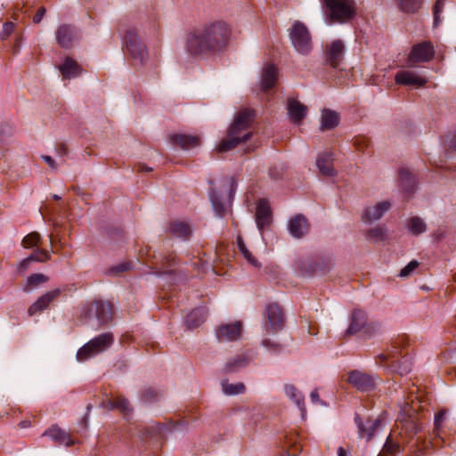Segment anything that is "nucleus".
Segmentation results:
<instances>
[{"label":"nucleus","instance_id":"23","mask_svg":"<svg viewBox=\"0 0 456 456\" xmlns=\"http://www.w3.org/2000/svg\"><path fill=\"white\" fill-rule=\"evenodd\" d=\"M367 324L366 313L362 310H354L352 314L351 323L346 330V334L354 335L361 330L365 333Z\"/></svg>","mask_w":456,"mask_h":456},{"label":"nucleus","instance_id":"25","mask_svg":"<svg viewBox=\"0 0 456 456\" xmlns=\"http://www.w3.org/2000/svg\"><path fill=\"white\" fill-rule=\"evenodd\" d=\"M278 79V69L273 64H266L262 71L261 89L266 91L273 88Z\"/></svg>","mask_w":456,"mask_h":456},{"label":"nucleus","instance_id":"18","mask_svg":"<svg viewBox=\"0 0 456 456\" xmlns=\"http://www.w3.org/2000/svg\"><path fill=\"white\" fill-rule=\"evenodd\" d=\"M316 167L320 174L325 177H332L337 175L333 167V158L331 152L320 153L316 159Z\"/></svg>","mask_w":456,"mask_h":456},{"label":"nucleus","instance_id":"43","mask_svg":"<svg viewBox=\"0 0 456 456\" xmlns=\"http://www.w3.org/2000/svg\"><path fill=\"white\" fill-rule=\"evenodd\" d=\"M237 245H238V248L240 250V252L243 255V256L245 257V259L249 263L251 264L253 266H256V267H258L259 266V263L257 262V260L252 256V254L250 253V251L247 248L244 241H243V239L241 236H238L237 237Z\"/></svg>","mask_w":456,"mask_h":456},{"label":"nucleus","instance_id":"10","mask_svg":"<svg viewBox=\"0 0 456 456\" xmlns=\"http://www.w3.org/2000/svg\"><path fill=\"white\" fill-rule=\"evenodd\" d=\"M348 382L362 392H369L372 390L376 385L374 378L371 375L360 370H352L349 372Z\"/></svg>","mask_w":456,"mask_h":456},{"label":"nucleus","instance_id":"22","mask_svg":"<svg viewBox=\"0 0 456 456\" xmlns=\"http://www.w3.org/2000/svg\"><path fill=\"white\" fill-rule=\"evenodd\" d=\"M289 233L297 239L304 237L309 231V224L305 217L302 215H297L291 218L289 223Z\"/></svg>","mask_w":456,"mask_h":456},{"label":"nucleus","instance_id":"28","mask_svg":"<svg viewBox=\"0 0 456 456\" xmlns=\"http://www.w3.org/2000/svg\"><path fill=\"white\" fill-rule=\"evenodd\" d=\"M173 143L179 144L183 150H190L200 144V137L189 134H174L171 136Z\"/></svg>","mask_w":456,"mask_h":456},{"label":"nucleus","instance_id":"40","mask_svg":"<svg viewBox=\"0 0 456 456\" xmlns=\"http://www.w3.org/2000/svg\"><path fill=\"white\" fill-rule=\"evenodd\" d=\"M386 238V229L381 226L370 228L366 232V239L371 242H379Z\"/></svg>","mask_w":456,"mask_h":456},{"label":"nucleus","instance_id":"54","mask_svg":"<svg viewBox=\"0 0 456 456\" xmlns=\"http://www.w3.org/2000/svg\"><path fill=\"white\" fill-rule=\"evenodd\" d=\"M354 144L360 151H363L370 145V140L366 137L358 136L354 139Z\"/></svg>","mask_w":456,"mask_h":456},{"label":"nucleus","instance_id":"55","mask_svg":"<svg viewBox=\"0 0 456 456\" xmlns=\"http://www.w3.org/2000/svg\"><path fill=\"white\" fill-rule=\"evenodd\" d=\"M12 135V127L8 124L0 125V143L5 142Z\"/></svg>","mask_w":456,"mask_h":456},{"label":"nucleus","instance_id":"48","mask_svg":"<svg viewBox=\"0 0 456 456\" xmlns=\"http://www.w3.org/2000/svg\"><path fill=\"white\" fill-rule=\"evenodd\" d=\"M41 240L40 234L33 232L25 236L22 240V245L25 248H32L37 246Z\"/></svg>","mask_w":456,"mask_h":456},{"label":"nucleus","instance_id":"12","mask_svg":"<svg viewBox=\"0 0 456 456\" xmlns=\"http://www.w3.org/2000/svg\"><path fill=\"white\" fill-rule=\"evenodd\" d=\"M395 83L403 86H413L415 87H422L428 83V79L411 70H401L395 74Z\"/></svg>","mask_w":456,"mask_h":456},{"label":"nucleus","instance_id":"44","mask_svg":"<svg viewBox=\"0 0 456 456\" xmlns=\"http://www.w3.org/2000/svg\"><path fill=\"white\" fill-rule=\"evenodd\" d=\"M222 390L227 395H235L242 394L245 390V386L243 383L230 384L227 381H223Z\"/></svg>","mask_w":456,"mask_h":456},{"label":"nucleus","instance_id":"51","mask_svg":"<svg viewBox=\"0 0 456 456\" xmlns=\"http://www.w3.org/2000/svg\"><path fill=\"white\" fill-rule=\"evenodd\" d=\"M419 266L417 260L411 261L405 267H403L399 273L402 278H406L411 274V273Z\"/></svg>","mask_w":456,"mask_h":456},{"label":"nucleus","instance_id":"63","mask_svg":"<svg viewBox=\"0 0 456 456\" xmlns=\"http://www.w3.org/2000/svg\"><path fill=\"white\" fill-rule=\"evenodd\" d=\"M164 260H165L164 265H166L167 267L171 266L175 264V256H168L165 257Z\"/></svg>","mask_w":456,"mask_h":456},{"label":"nucleus","instance_id":"6","mask_svg":"<svg viewBox=\"0 0 456 456\" xmlns=\"http://www.w3.org/2000/svg\"><path fill=\"white\" fill-rule=\"evenodd\" d=\"M289 39L295 50L300 54H308L312 50V38L306 26L295 21L289 28Z\"/></svg>","mask_w":456,"mask_h":456},{"label":"nucleus","instance_id":"5","mask_svg":"<svg viewBox=\"0 0 456 456\" xmlns=\"http://www.w3.org/2000/svg\"><path fill=\"white\" fill-rule=\"evenodd\" d=\"M123 44L127 54L136 64L144 63L148 58L147 48L134 28H130L125 31Z\"/></svg>","mask_w":456,"mask_h":456},{"label":"nucleus","instance_id":"11","mask_svg":"<svg viewBox=\"0 0 456 456\" xmlns=\"http://www.w3.org/2000/svg\"><path fill=\"white\" fill-rule=\"evenodd\" d=\"M242 331L241 322L222 324L216 330V337L219 342L234 341L240 338Z\"/></svg>","mask_w":456,"mask_h":456},{"label":"nucleus","instance_id":"60","mask_svg":"<svg viewBox=\"0 0 456 456\" xmlns=\"http://www.w3.org/2000/svg\"><path fill=\"white\" fill-rule=\"evenodd\" d=\"M160 426L159 425H157V426H152V427H150V428H147L145 432H146V436H154L156 433H160Z\"/></svg>","mask_w":456,"mask_h":456},{"label":"nucleus","instance_id":"1","mask_svg":"<svg viewBox=\"0 0 456 456\" xmlns=\"http://www.w3.org/2000/svg\"><path fill=\"white\" fill-rule=\"evenodd\" d=\"M231 37L230 26L221 20L194 28L185 37V51L191 56H201L223 49Z\"/></svg>","mask_w":456,"mask_h":456},{"label":"nucleus","instance_id":"17","mask_svg":"<svg viewBox=\"0 0 456 456\" xmlns=\"http://www.w3.org/2000/svg\"><path fill=\"white\" fill-rule=\"evenodd\" d=\"M289 117L292 123L300 124L307 114V108L297 100L289 98L287 102Z\"/></svg>","mask_w":456,"mask_h":456},{"label":"nucleus","instance_id":"16","mask_svg":"<svg viewBox=\"0 0 456 456\" xmlns=\"http://www.w3.org/2000/svg\"><path fill=\"white\" fill-rule=\"evenodd\" d=\"M272 222V212L265 200H259L256 205V224L260 231L268 226Z\"/></svg>","mask_w":456,"mask_h":456},{"label":"nucleus","instance_id":"2","mask_svg":"<svg viewBox=\"0 0 456 456\" xmlns=\"http://www.w3.org/2000/svg\"><path fill=\"white\" fill-rule=\"evenodd\" d=\"M254 111L250 110H244L239 112L227 131V136L217 146V151H228L249 140L252 133L248 129L254 120Z\"/></svg>","mask_w":456,"mask_h":456},{"label":"nucleus","instance_id":"26","mask_svg":"<svg viewBox=\"0 0 456 456\" xmlns=\"http://www.w3.org/2000/svg\"><path fill=\"white\" fill-rule=\"evenodd\" d=\"M340 120L339 114L330 109H323L321 115V127L322 131L330 130L335 128Z\"/></svg>","mask_w":456,"mask_h":456},{"label":"nucleus","instance_id":"13","mask_svg":"<svg viewBox=\"0 0 456 456\" xmlns=\"http://www.w3.org/2000/svg\"><path fill=\"white\" fill-rule=\"evenodd\" d=\"M61 293V289H54L43 294L28 309V315L32 316L38 312L46 309L49 305L55 300Z\"/></svg>","mask_w":456,"mask_h":456},{"label":"nucleus","instance_id":"35","mask_svg":"<svg viewBox=\"0 0 456 456\" xmlns=\"http://www.w3.org/2000/svg\"><path fill=\"white\" fill-rule=\"evenodd\" d=\"M171 232L181 239L188 240L191 234V226L181 221H175L170 225Z\"/></svg>","mask_w":456,"mask_h":456},{"label":"nucleus","instance_id":"58","mask_svg":"<svg viewBox=\"0 0 456 456\" xmlns=\"http://www.w3.org/2000/svg\"><path fill=\"white\" fill-rule=\"evenodd\" d=\"M45 13V8L40 7L33 18L35 23H39Z\"/></svg>","mask_w":456,"mask_h":456},{"label":"nucleus","instance_id":"7","mask_svg":"<svg viewBox=\"0 0 456 456\" xmlns=\"http://www.w3.org/2000/svg\"><path fill=\"white\" fill-rule=\"evenodd\" d=\"M415 404H418V402L415 403L414 400H411V403L405 401L401 405L400 413L396 420L397 428L401 427L402 430L409 436H412L419 430Z\"/></svg>","mask_w":456,"mask_h":456},{"label":"nucleus","instance_id":"56","mask_svg":"<svg viewBox=\"0 0 456 456\" xmlns=\"http://www.w3.org/2000/svg\"><path fill=\"white\" fill-rule=\"evenodd\" d=\"M445 413H446V411L442 410L438 413L436 414L435 420H434V425H435L436 429L440 428V427L444 419Z\"/></svg>","mask_w":456,"mask_h":456},{"label":"nucleus","instance_id":"39","mask_svg":"<svg viewBox=\"0 0 456 456\" xmlns=\"http://www.w3.org/2000/svg\"><path fill=\"white\" fill-rule=\"evenodd\" d=\"M162 397V393L153 387H147L143 390L141 400L145 403L158 402Z\"/></svg>","mask_w":456,"mask_h":456},{"label":"nucleus","instance_id":"42","mask_svg":"<svg viewBox=\"0 0 456 456\" xmlns=\"http://www.w3.org/2000/svg\"><path fill=\"white\" fill-rule=\"evenodd\" d=\"M426 227L425 222L419 216L411 217L409 220L408 229L414 235H419L424 232L426 231Z\"/></svg>","mask_w":456,"mask_h":456},{"label":"nucleus","instance_id":"3","mask_svg":"<svg viewBox=\"0 0 456 456\" xmlns=\"http://www.w3.org/2000/svg\"><path fill=\"white\" fill-rule=\"evenodd\" d=\"M324 4L329 23H345L356 15L355 0H324Z\"/></svg>","mask_w":456,"mask_h":456},{"label":"nucleus","instance_id":"27","mask_svg":"<svg viewBox=\"0 0 456 456\" xmlns=\"http://www.w3.org/2000/svg\"><path fill=\"white\" fill-rule=\"evenodd\" d=\"M59 69L62 77L66 79L78 77L82 72L81 67L70 57H67L64 60L63 63L60 65Z\"/></svg>","mask_w":456,"mask_h":456},{"label":"nucleus","instance_id":"9","mask_svg":"<svg viewBox=\"0 0 456 456\" xmlns=\"http://www.w3.org/2000/svg\"><path fill=\"white\" fill-rule=\"evenodd\" d=\"M435 54L434 46L430 42H423L412 46L410 53L408 62L410 66H414L418 62H427L433 59Z\"/></svg>","mask_w":456,"mask_h":456},{"label":"nucleus","instance_id":"64","mask_svg":"<svg viewBox=\"0 0 456 456\" xmlns=\"http://www.w3.org/2000/svg\"><path fill=\"white\" fill-rule=\"evenodd\" d=\"M137 168H138V171H140V172H150V171H151V170H152V168H151V167H147V166H146V165H144V164H139V165L137 166Z\"/></svg>","mask_w":456,"mask_h":456},{"label":"nucleus","instance_id":"52","mask_svg":"<svg viewBox=\"0 0 456 456\" xmlns=\"http://www.w3.org/2000/svg\"><path fill=\"white\" fill-rule=\"evenodd\" d=\"M382 331V325L379 322H368L366 326V331L365 334L371 336L374 334H379Z\"/></svg>","mask_w":456,"mask_h":456},{"label":"nucleus","instance_id":"32","mask_svg":"<svg viewBox=\"0 0 456 456\" xmlns=\"http://www.w3.org/2000/svg\"><path fill=\"white\" fill-rule=\"evenodd\" d=\"M402 356L399 343L395 342L387 352L380 354L379 358L390 368V366L394 365Z\"/></svg>","mask_w":456,"mask_h":456},{"label":"nucleus","instance_id":"31","mask_svg":"<svg viewBox=\"0 0 456 456\" xmlns=\"http://www.w3.org/2000/svg\"><path fill=\"white\" fill-rule=\"evenodd\" d=\"M249 359L246 355H238L231 358L224 366L227 373L237 372L249 364Z\"/></svg>","mask_w":456,"mask_h":456},{"label":"nucleus","instance_id":"41","mask_svg":"<svg viewBox=\"0 0 456 456\" xmlns=\"http://www.w3.org/2000/svg\"><path fill=\"white\" fill-rule=\"evenodd\" d=\"M390 369L393 372H397L400 375H404L410 372L411 370V363L408 358L403 355L397 362L390 366Z\"/></svg>","mask_w":456,"mask_h":456},{"label":"nucleus","instance_id":"14","mask_svg":"<svg viewBox=\"0 0 456 456\" xmlns=\"http://www.w3.org/2000/svg\"><path fill=\"white\" fill-rule=\"evenodd\" d=\"M91 312H94L98 321L97 327L104 326L112 320V306L109 302L95 301L91 307Z\"/></svg>","mask_w":456,"mask_h":456},{"label":"nucleus","instance_id":"46","mask_svg":"<svg viewBox=\"0 0 456 456\" xmlns=\"http://www.w3.org/2000/svg\"><path fill=\"white\" fill-rule=\"evenodd\" d=\"M131 268V264L129 262H123L119 263L118 265H115L111 267H110L106 271V274L110 276H118L121 273L128 271Z\"/></svg>","mask_w":456,"mask_h":456},{"label":"nucleus","instance_id":"62","mask_svg":"<svg viewBox=\"0 0 456 456\" xmlns=\"http://www.w3.org/2000/svg\"><path fill=\"white\" fill-rule=\"evenodd\" d=\"M310 397H311V401L314 403H318L321 402L320 400V396H319V394L317 392V390H314L311 395H310Z\"/></svg>","mask_w":456,"mask_h":456},{"label":"nucleus","instance_id":"37","mask_svg":"<svg viewBox=\"0 0 456 456\" xmlns=\"http://www.w3.org/2000/svg\"><path fill=\"white\" fill-rule=\"evenodd\" d=\"M423 0H397V6L403 12L415 13L422 5Z\"/></svg>","mask_w":456,"mask_h":456},{"label":"nucleus","instance_id":"29","mask_svg":"<svg viewBox=\"0 0 456 456\" xmlns=\"http://www.w3.org/2000/svg\"><path fill=\"white\" fill-rule=\"evenodd\" d=\"M102 406L103 408H108L109 410L118 409L123 414H128L131 412L132 408L130 406L127 399L122 396H117L113 400H108L107 402H102Z\"/></svg>","mask_w":456,"mask_h":456},{"label":"nucleus","instance_id":"50","mask_svg":"<svg viewBox=\"0 0 456 456\" xmlns=\"http://www.w3.org/2000/svg\"><path fill=\"white\" fill-rule=\"evenodd\" d=\"M15 23L12 21H6L3 25V29L0 33V39L5 40L9 37L15 30Z\"/></svg>","mask_w":456,"mask_h":456},{"label":"nucleus","instance_id":"49","mask_svg":"<svg viewBox=\"0 0 456 456\" xmlns=\"http://www.w3.org/2000/svg\"><path fill=\"white\" fill-rule=\"evenodd\" d=\"M314 272L327 273L333 267V260L330 257L318 260L314 263Z\"/></svg>","mask_w":456,"mask_h":456},{"label":"nucleus","instance_id":"36","mask_svg":"<svg viewBox=\"0 0 456 456\" xmlns=\"http://www.w3.org/2000/svg\"><path fill=\"white\" fill-rule=\"evenodd\" d=\"M49 278L43 273H34L28 277L26 284L23 287L25 292H30L41 284L47 282Z\"/></svg>","mask_w":456,"mask_h":456},{"label":"nucleus","instance_id":"61","mask_svg":"<svg viewBox=\"0 0 456 456\" xmlns=\"http://www.w3.org/2000/svg\"><path fill=\"white\" fill-rule=\"evenodd\" d=\"M56 151L60 156H64L68 154V148L64 143H61L57 146Z\"/></svg>","mask_w":456,"mask_h":456},{"label":"nucleus","instance_id":"33","mask_svg":"<svg viewBox=\"0 0 456 456\" xmlns=\"http://www.w3.org/2000/svg\"><path fill=\"white\" fill-rule=\"evenodd\" d=\"M284 390L286 395L296 403L302 414H304L305 412V408L303 395L293 385H285Z\"/></svg>","mask_w":456,"mask_h":456},{"label":"nucleus","instance_id":"4","mask_svg":"<svg viewBox=\"0 0 456 456\" xmlns=\"http://www.w3.org/2000/svg\"><path fill=\"white\" fill-rule=\"evenodd\" d=\"M114 342V336L111 332L102 333L86 344H85L77 353V358L80 362L86 361L104 351H106Z\"/></svg>","mask_w":456,"mask_h":456},{"label":"nucleus","instance_id":"47","mask_svg":"<svg viewBox=\"0 0 456 456\" xmlns=\"http://www.w3.org/2000/svg\"><path fill=\"white\" fill-rule=\"evenodd\" d=\"M50 259V253L46 250L37 248L29 256L25 258V262H45Z\"/></svg>","mask_w":456,"mask_h":456},{"label":"nucleus","instance_id":"59","mask_svg":"<svg viewBox=\"0 0 456 456\" xmlns=\"http://www.w3.org/2000/svg\"><path fill=\"white\" fill-rule=\"evenodd\" d=\"M42 159L52 169H57V163L52 157L44 155Z\"/></svg>","mask_w":456,"mask_h":456},{"label":"nucleus","instance_id":"34","mask_svg":"<svg viewBox=\"0 0 456 456\" xmlns=\"http://www.w3.org/2000/svg\"><path fill=\"white\" fill-rule=\"evenodd\" d=\"M399 183L400 186L406 193H411L415 189V177L406 169H401L399 174Z\"/></svg>","mask_w":456,"mask_h":456},{"label":"nucleus","instance_id":"21","mask_svg":"<svg viewBox=\"0 0 456 456\" xmlns=\"http://www.w3.org/2000/svg\"><path fill=\"white\" fill-rule=\"evenodd\" d=\"M390 208L391 203L389 201L379 202L375 206L369 207L365 209L362 219L368 223L378 221Z\"/></svg>","mask_w":456,"mask_h":456},{"label":"nucleus","instance_id":"30","mask_svg":"<svg viewBox=\"0 0 456 456\" xmlns=\"http://www.w3.org/2000/svg\"><path fill=\"white\" fill-rule=\"evenodd\" d=\"M208 312L205 307L192 310L186 318V324L190 329H194L202 324L207 318Z\"/></svg>","mask_w":456,"mask_h":456},{"label":"nucleus","instance_id":"38","mask_svg":"<svg viewBox=\"0 0 456 456\" xmlns=\"http://www.w3.org/2000/svg\"><path fill=\"white\" fill-rule=\"evenodd\" d=\"M401 451V447L399 443L393 440L392 436H388L387 441L383 446V449L379 454V456H394L399 453Z\"/></svg>","mask_w":456,"mask_h":456},{"label":"nucleus","instance_id":"57","mask_svg":"<svg viewBox=\"0 0 456 456\" xmlns=\"http://www.w3.org/2000/svg\"><path fill=\"white\" fill-rule=\"evenodd\" d=\"M262 345L265 348H267L269 350H274V351H277L278 348L280 347V346L278 344L273 342L270 338H265L262 341Z\"/></svg>","mask_w":456,"mask_h":456},{"label":"nucleus","instance_id":"8","mask_svg":"<svg viewBox=\"0 0 456 456\" xmlns=\"http://www.w3.org/2000/svg\"><path fill=\"white\" fill-rule=\"evenodd\" d=\"M285 319L282 309L276 303L269 304L264 314V328L267 335H274L284 326Z\"/></svg>","mask_w":456,"mask_h":456},{"label":"nucleus","instance_id":"45","mask_svg":"<svg viewBox=\"0 0 456 456\" xmlns=\"http://www.w3.org/2000/svg\"><path fill=\"white\" fill-rule=\"evenodd\" d=\"M209 198H210L212 207H213L215 212L216 213V215L219 217L223 216L225 213V208L223 205L222 201L220 200L216 192L212 191L210 192Z\"/></svg>","mask_w":456,"mask_h":456},{"label":"nucleus","instance_id":"19","mask_svg":"<svg viewBox=\"0 0 456 456\" xmlns=\"http://www.w3.org/2000/svg\"><path fill=\"white\" fill-rule=\"evenodd\" d=\"M77 38L75 28L70 25L63 24L56 31V40L63 48L72 46L73 41Z\"/></svg>","mask_w":456,"mask_h":456},{"label":"nucleus","instance_id":"53","mask_svg":"<svg viewBox=\"0 0 456 456\" xmlns=\"http://www.w3.org/2000/svg\"><path fill=\"white\" fill-rule=\"evenodd\" d=\"M444 0H436L434 6V24L436 26L440 22V14L443 12Z\"/></svg>","mask_w":456,"mask_h":456},{"label":"nucleus","instance_id":"15","mask_svg":"<svg viewBox=\"0 0 456 456\" xmlns=\"http://www.w3.org/2000/svg\"><path fill=\"white\" fill-rule=\"evenodd\" d=\"M328 62L334 68L338 67L345 55V45L341 40H334L326 46Z\"/></svg>","mask_w":456,"mask_h":456},{"label":"nucleus","instance_id":"24","mask_svg":"<svg viewBox=\"0 0 456 456\" xmlns=\"http://www.w3.org/2000/svg\"><path fill=\"white\" fill-rule=\"evenodd\" d=\"M43 436L50 437L58 444L69 446L74 444V441L71 439L69 434L56 425H53L51 428L46 429L43 433Z\"/></svg>","mask_w":456,"mask_h":456},{"label":"nucleus","instance_id":"20","mask_svg":"<svg viewBox=\"0 0 456 456\" xmlns=\"http://www.w3.org/2000/svg\"><path fill=\"white\" fill-rule=\"evenodd\" d=\"M354 420L358 428L359 436L362 438H366L367 440L371 439L375 430L381 425L380 417L375 419H370L366 424L362 422V419L358 415L355 416Z\"/></svg>","mask_w":456,"mask_h":456}]
</instances>
